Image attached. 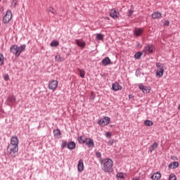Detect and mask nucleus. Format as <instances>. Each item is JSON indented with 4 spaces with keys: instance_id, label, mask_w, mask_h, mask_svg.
Returning a JSON list of instances; mask_svg holds the SVG:
<instances>
[{
    "instance_id": "obj_17",
    "label": "nucleus",
    "mask_w": 180,
    "mask_h": 180,
    "mask_svg": "<svg viewBox=\"0 0 180 180\" xmlns=\"http://www.w3.org/2000/svg\"><path fill=\"white\" fill-rule=\"evenodd\" d=\"M151 179L153 180H160L161 179V173L160 172H156L155 174H153L152 176H151Z\"/></svg>"
},
{
    "instance_id": "obj_29",
    "label": "nucleus",
    "mask_w": 180,
    "mask_h": 180,
    "mask_svg": "<svg viewBox=\"0 0 180 180\" xmlns=\"http://www.w3.org/2000/svg\"><path fill=\"white\" fill-rule=\"evenodd\" d=\"M55 60L56 61L61 62V61H64V60H65V59L64 58L61 57L60 55H58V56H55Z\"/></svg>"
},
{
    "instance_id": "obj_1",
    "label": "nucleus",
    "mask_w": 180,
    "mask_h": 180,
    "mask_svg": "<svg viewBox=\"0 0 180 180\" xmlns=\"http://www.w3.org/2000/svg\"><path fill=\"white\" fill-rule=\"evenodd\" d=\"M26 50V45H21L20 46H18V45H12L10 48V51L13 54H15V57H19L20 56V53H22V51H25Z\"/></svg>"
},
{
    "instance_id": "obj_44",
    "label": "nucleus",
    "mask_w": 180,
    "mask_h": 180,
    "mask_svg": "<svg viewBox=\"0 0 180 180\" xmlns=\"http://www.w3.org/2000/svg\"><path fill=\"white\" fill-rule=\"evenodd\" d=\"M169 168H170V169L174 168V166H173V165H172V163H170V164L169 165Z\"/></svg>"
},
{
    "instance_id": "obj_20",
    "label": "nucleus",
    "mask_w": 180,
    "mask_h": 180,
    "mask_svg": "<svg viewBox=\"0 0 180 180\" xmlns=\"http://www.w3.org/2000/svg\"><path fill=\"white\" fill-rule=\"evenodd\" d=\"M156 75L159 78H161L164 75V69H158L156 71Z\"/></svg>"
},
{
    "instance_id": "obj_27",
    "label": "nucleus",
    "mask_w": 180,
    "mask_h": 180,
    "mask_svg": "<svg viewBox=\"0 0 180 180\" xmlns=\"http://www.w3.org/2000/svg\"><path fill=\"white\" fill-rule=\"evenodd\" d=\"M60 45V43L58 42V41H53L50 46L51 47H58V46Z\"/></svg>"
},
{
    "instance_id": "obj_12",
    "label": "nucleus",
    "mask_w": 180,
    "mask_h": 180,
    "mask_svg": "<svg viewBox=\"0 0 180 180\" xmlns=\"http://www.w3.org/2000/svg\"><path fill=\"white\" fill-rule=\"evenodd\" d=\"M84 161L82 159H80L77 165V169L79 172H82V171H84Z\"/></svg>"
},
{
    "instance_id": "obj_5",
    "label": "nucleus",
    "mask_w": 180,
    "mask_h": 180,
    "mask_svg": "<svg viewBox=\"0 0 180 180\" xmlns=\"http://www.w3.org/2000/svg\"><path fill=\"white\" fill-rule=\"evenodd\" d=\"M58 86V81L51 79L49 82V88L51 89V91H56L57 87Z\"/></svg>"
},
{
    "instance_id": "obj_14",
    "label": "nucleus",
    "mask_w": 180,
    "mask_h": 180,
    "mask_svg": "<svg viewBox=\"0 0 180 180\" xmlns=\"http://www.w3.org/2000/svg\"><path fill=\"white\" fill-rule=\"evenodd\" d=\"M153 50L154 46H153V45H147L144 47L143 51H145V53H153Z\"/></svg>"
},
{
    "instance_id": "obj_16",
    "label": "nucleus",
    "mask_w": 180,
    "mask_h": 180,
    "mask_svg": "<svg viewBox=\"0 0 180 180\" xmlns=\"http://www.w3.org/2000/svg\"><path fill=\"white\" fill-rule=\"evenodd\" d=\"M112 89L113 91H121L122 86H120V84H119V83L115 82L112 84Z\"/></svg>"
},
{
    "instance_id": "obj_40",
    "label": "nucleus",
    "mask_w": 180,
    "mask_h": 180,
    "mask_svg": "<svg viewBox=\"0 0 180 180\" xmlns=\"http://www.w3.org/2000/svg\"><path fill=\"white\" fill-rule=\"evenodd\" d=\"M96 155L97 158H101V157H102L101 152H96Z\"/></svg>"
},
{
    "instance_id": "obj_18",
    "label": "nucleus",
    "mask_w": 180,
    "mask_h": 180,
    "mask_svg": "<svg viewBox=\"0 0 180 180\" xmlns=\"http://www.w3.org/2000/svg\"><path fill=\"white\" fill-rule=\"evenodd\" d=\"M162 14L161 13L156 11L152 14L153 19H160L161 18Z\"/></svg>"
},
{
    "instance_id": "obj_37",
    "label": "nucleus",
    "mask_w": 180,
    "mask_h": 180,
    "mask_svg": "<svg viewBox=\"0 0 180 180\" xmlns=\"http://www.w3.org/2000/svg\"><path fill=\"white\" fill-rule=\"evenodd\" d=\"M115 143H116V141H115L114 139H112V140H110L107 144L108 146H113Z\"/></svg>"
},
{
    "instance_id": "obj_22",
    "label": "nucleus",
    "mask_w": 180,
    "mask_h": 180,
    "mask_svg": "<svg viewBox=\"0 0 180 180\" xmlns=\"http://www.w3.org/2000/svg\"><path fill=\"white\" fill-rule=\"evenodd\" d=\"M158 143L155 142L149 148L150 153L154 151V150H155V148H158Z\"/></svg>"
},
{
    "instance_id": "obj_45",
    "label": "nucleus",
    "mask_w": 180,
    "mask_h": 180,
    "mask_svg": "<svg viewBox=\"0 0 180 180\" xmlns=\"http://www.w3.org/2000/svg\"><path fill=\"white\" fill-rule=\"evenodd\" d=\"M129 16H131V13H133V11L129 10Z\"/></svg>"
},
{
    "instance_id": "obj_23",
    "label": "nucleus",
    "mask_w": 180,
    "mask_h": 180,
    "mask_svg": "<svg viewBox=\"0 0 180 180\" xmlns=\"http://www.w3.org/2000/svg\"><path fill=\"white\" fill-rule=\"evenodd\" d=\"M86 139V138H85V136H79L77 138V141H79V144H85Z\"/></svg>"
},
{
    "instance_id": "obj_39",
    "label": "nucleus",
    "mask_w": 180,
    "mask_h": 180,
    "mask_svg": "<svg viewBox=\"0 0 180 180\" xmlns=\"http://www.w3.org/2000/svg\"><path fill=\"white\" fill-rule=\"evenodd\" d=\"M67 146H68V143H67L66 141H63L62 143L61 147H62V148H64L67 147Z\"/></svg>"
},
{
    "instance_id": "obj_32",
    "label": "nucleus",
    "mask_w": 180,
    "mask_h": 180,
    "mask_svg": "<svg viewBox=\"0 0 180 180\" xmlns=\"http://www.w3.org/2000/svg\"><path fill=\"white\" fill-rule=\"evenodd\" d=\"M169 180H176V176L174 174H169Z\"/></svg>"
},
{
    "instance_id": "obj_9",
    "label": "nucleus",
    "mask_w": 180,
    "mask_h": 180,
    "mask_svg": "<svg viewBox=\"0 0 180 180\" xmlns=\"http://www.w3.org/2000/svg\"><path fill=\"white\" fill-rule=\"evenodd\" d=\"M143 32H144V30L142 28H135L134 30V34L136 37H139L143 34Z\"/></svg>"
},
{
    "instance_id": "obj_21",
    "label": "nucleus",
    "mask_w": 180,
    "mask_h": 180,
    "mask_svg": "<svg viewBox=\"0 0 180 180\" xmlns=\"http://www.w3.org/2000/svg\"><path fill=\"white\" fill-rule=\"evenodd\" d=\"M75 142L70 141L68 143V148L69 150H74L75 148Z\"/></svg>"
},
{
    "instance_id": "obj_43",
    "label": "nucleus",
    "mask_w": 180,
    "mask_h": 180,
    "mask_svg": "<svg viewBox=\"0 0 180 180\" xmlns=\"http://www.w3.org/2000/svg\"><path fill=\"white\" fill-rule=\"evenodd\" d=\"M111 136H112V134L110 132L106 133V137H111Z\"/></svg>"
},
{
    "instance_id": "obj_31",
    "label": "nucleus",
    "mask_w": 180,
    "mask_h": 180,
    "mask_svg": "<svg viewBox=\"0 0 180 180\" xmlns=\"http://www.w3.org/2000/svg\"><path fill=\"white\" fill-rule=\"evenodd\" d=\"M142 56L141 52H137L135 55H134V58L136 60H139V58H141Z\"/></svg>"
},
{
    "instance_id": "obj_42",
    "label": "nucleus",
    "mask_w": 180,
    "mask_h": 180,
    "mask_svg": "<svg viewBox=\"0 0 180 180\" xmlns=\"http://www.w3.org/2000/svg\"><path fill=\"white\" fill-rule=\"evenodd\" d=\"M4 79H5L6 81H9V75H5V76H4Z\"/></svg>"
},
{
    "instance_id": "obj_7",
    "label": "nucleus",
    "mask_w": 180,
    "mask_h": 180,
    "mask_svg": "<svg viewBox=\"0 0 180 180\" xmlns=\"http://www.w3.org/2000/svg\"><path fill=\"white\" fill-rule=\"evenodd\" d=\"M84 144L88 146L89 148H93L95 146V143H94V140L91 138H86L84 141Z\"/></svg>"
},
{
    "instance_id": "obj_34",
    "label": "nucleus",
    "mask_w": 180,
    "mask_h": 180,
    "mask_svg": "<svg viewBox=\"0 0 180 180\" xmlns=\"http://www.w3.org/2000/svg\"><path fill=\"white\" fill-rule=\"evenodd\" d=\"M156 67L158 68V70H164V65H162V63H156Z\"/></svg>"
},
{
    "instance_id": "obj_2",
    "label": "nucleus",
    "mask_w": 180,
    "mask_h": 180,
    "mask_svg": "<svg viewBox=\"0 0 180 180\" xmlns=\"http://www.w3.org/2000/svg\"><path fill=\"white\" fill-rule=\"evenodd\" d=\"M103 164V170L104 172H112V167H113V160L109 158L103 159L101 160Z\"/></svg>"
},
{
    "instance_id": "obj_26",
    "label": "nucleus",
    "mask_w": 180,
    "mask_h": 180,
    "mask_svg": "<svg viewBox=\"0 0 180 180\" xmlns=\"http://www.w3.org/2000/svg\"><path fill=\"white\" fill-rule=\"evenodd\" d=\"M124 176H126L124 173L120 172L117 174V178H118V180L124 179Z\"/></svg>"
},
{
    "instance_id": "obj_13",
    "label": "nucleus",
    "mask_w": 180,
    "mask_h": 180,
    "mask_svg": "<svg viewBox=\"0 0 180 180\" xmlns=\"http://www.w3.org/2000/svg\"><path fill=\"white\" fill-rule=\"evenodd\" d=\"M110 15L113 19H116L119 17V12L116 11L115 9H112L110 11Z\"/></svg>"
},
{
    "instance_id": "obj_8",
    "label": "nucleus",
    "mask_w": 180,
    "mask_h": 180,
    "mask_svg": "<svg viewBox=\"0 0 180 180\" xmlns=\"http://www.w3.org/2000/svg\"><path fill=\"white\" fill-rule=\"evenodd\" d=\"M139 88L140 89H141V91L143 94H150V92H151L150 87H146V86H144L143 84H139Z\"/></svg>"
},
{
    "instance_id": "obj_24",
    "label": "nucleus",
    "mask_w": 180,
    "mask_h": 180,
    "mask_svg": "<svg viewBox=\"0 0 180 180\" xmlns=\"http://www.w3.org/2000/svg\"><path fill=\"white\" fill-rule=\"evenodd\" d=\"M47 11L52 13V15H57V11L54 8L50 6L47 8Z\"/></svg>"
},
{
    "instance_id": "obj_28",
    "label": "nucleus",
    "mask_w": 180,
    "mask_h": 180,
    "mask_svg": "<svg viewBox=\"0 0 180 180\" xmlns=\"http://www.w3.org/2000/svg\"><path fill=\"white\" fill-rule=\"evenodd\" d=\"M144 124L145 126H148L149 127H151L153 123V121L147 120L144 121Z\"/></svg>"
},
{
    "instance_id": "obj_3",
    "label": "nucleus",
    "mask_w": 180,
    "mask_h": 180,
    "mask_svg": "<svg viewBox=\"0 0 180 180\" xmlns=\"http://www.w3.org/2000/svg\"><path fill=\"white\" fill-rule=\"evenodd\" d=\"M19 151V145H13L10 143L8 146V152L10 154L11 157L15 158L16 157V153Z\"/></svg>"
},
{
    "instance_id": "obj_25",
    "label": "nucleus",
    "mask_w": 180,
    "mask_h": 180,
    "mask_svg": "<svg viewBox=\"0 0 180 180\" xmlns=\"http://www.w3.org/2000/svg\"><path fill=\"white\" fill-rule=\"evenodd\" d=\"M5 63V56H4V54L0 53V67L1 65H4Z\"/></svg>"
},
{
    "instance_id": "obj_41",
    "label": "nucleus",
    "mask_w": 180,
    "mask_h": 180,
    "mask_svg": "<svg viewBox=\"0 0 180 180\" xmlns=\"http://www.w3.org/2000/svg\"><path fill=\"white\" fill-rule=\"evenodd\" d=\"M164 26H169V20L165 21Z\"/></svg>"
},
{
    "instance_id": "obj_48",
    "label": "nucleus",
    "mask_w": 180,
    "mask_h": 180,
    "mask_svg": "<svg viewBox=\"0 0 180 180\" xmlns=\"http://www.w3.org/2000/svg\"><path fill=\"white\" fill-rule=\"evenodd\" d=\"M178 110H180V104L179 105Z\"/></svg>"
},
{
    "instance_id": "obj_10",
    "label": "nucleus",
    "mask_w": 180,
    "mask_h": 180,
    "mask_svg": "<svg viewBox=\"0 0 180 180\" xmlns=\"http://www.w3.org/2000/svg\"><path fill=\"white\" fill-rule=\"evenodd\" d=\"M76 44L79 46V47H81L82 49H84L85 46H86V43L83 39H76Z\"/></svg>"
},
{
    "instance_id": "obj_15",
    "label": "nucleus",
    "mask_w": 180,
    "mask_h": 180,
    "mask_svg": "<svg viewBox=\"0 0 180 180\" xmlns=\"http://www.w3.org/2000/svg\"><path fill=\"white\" fill-rule=\"evenodd\" d=\"M103 65H109L110 64H112V61L110 60V58L109 57H106L102 60Z\"/></svg>"
},
{
    "instance_id": "obj_49",
    "label": "nucleus",
    "mask_w": 180,
    "mask_h": 180,
    "mask_svg": "<svg viewBox=\"0 0 180 180\" xmlns=\"http://www.w3.org/2000/svg\"><path fill=\"white\" fill-rule=\"evenodd\" d=\"M129 99H131V95H129Z\"/></svg>"
},
{
    "instance_id": "obj_38",
    "label": "nucleus",
    "mask_w": 180,
    "mask_h": 180,
    "mask_svg": "<svg viewBox=\"0 0 180 180\" xmlns=\"http://www.w3.org/2000/svg\"><path fill=\"white\" fill-rule=\"evenodd\" d=\"M172 164L174 168H178V167H179V163L178 162H173Z\"/></svg>"
},
{
    "instance_id": "obj_6",
    "label": "nucleus",
    "mask_w": 180,
    "mask_h": 180,
    "mask_svg": "<svg viewBox=\"0 0 180 180\" xmlns=\"http://www.w3.org/2000/svg\"><path fill=\"white\" fill-rule=\"evenodd\" d=\"M110 123V118L109 117H105L98 121V124L103 127L108 126Z\"/></svg>"
},
{
    "instance_id": "obj_4",
    "label": "nucleus",
    "mask_w": 180,
    "mask_h": 180,
    "mask_svg": "<svg viewBox=\"0 0 180 180\" xmlns=\"http://www.w3.org/2000/svg\"><path fill=\"white\" fill-rule=\"evenodd\" d=\"M12 20V11L11 10H8L6 11V15L3 18L4 23H9Z\"/></svg>"
},
{
    "instance_id": "obj_47",
    "label": "nucleus",
    "mask_w": 180,
    "mask_h": 180,
    "mask_svg": "<svg viewBox=\"0 0 180 180\" xmlns=\"http://www.w3.org/2000/svg\"><path fill=\"white\" fill-rule=\"evenodd\" d=\"M105 19H106L107 20H109V17H105Z\"/></svg>"
},
{
    "instance_id": "obj_35",
    "label": "nucleus",
    "mask_w": 180,
    "mask_h": 180,
    "mask_svg": "<svg viewBox=\"0 0 180 180\" xmlns=\"http://www.w3.org/2000/svg\"><path fill=\"white\" fill-rule=\"evenodd\" d=\"M8 101L11 103H15L16 98L14 96H11V97L8 98Z\"/></svg>"
},
{
    "instance_id": "obj_33",
    "label": "nucleus",
    "mask_w": 180,
    "mask_h": 180,
    "mask_svg": "<svg viewBox=\"0 0 180 180\" xmlns=\"http://www.w3.org/2000/svg\"><path fill=\"white\" fill-rule=\"evenodd\" d=\"M96 39L97 40H103V34H96Z\"/></svg>"
},
{
    "instance_id": "obj_19",
    "label": "nucleus",
    "mask_w": 180,
    "mask_h": 180,
    "mask_svg": "<svg viewBox=\"0 0 180 180\" xmlns=\"http://www.w3.org/2000/svg\"><path fill=\"white\" fill-rule=\"evenodd\" d=\"M53 135L56 139H60L61 136V131H60V129L53 130Z\"/></svg>"
},
{
    "instance_id": "obj_11",
    "label": "nucleus",
    "mask_w": 180,
    "mask_h": 180,
    "mask_svg": "<svg viewBox=\"0 0 180 180\" xmlns=\"http://www.w3.org/2000/svg\"><path fill=\"white\" fill-rule=\"evenodd\" d=\"M10 144L19 146V138H18L16 136H13L11 137Z\"/></svg>"
},
{
    "instance_id": "obj_30",
    "label": "nucleus",
    "mask_w": 180,
    "mask_h": 180,
    "mask_svg": "<svg viewBox=\"0 0 180 180\" xmlns=\"http://www.w3.org/2000/svg\"><path fill=\"white\" fill-rule=\"evenodd\" d=\"M78 71L79 72V75H80L81 78H85V70L78 69Z\"/></svg>"
},
{
    "instance_id": "obj_36",
    "label": "nucleus",
    "mask_w": 180,
    "mask_h": 180,
    "mask_svg": "<svg viewBox=\"0 0 180 180\" xmlns=\"http://www.w3.org/2000/svg\"><path fill=\"white\" fill-rule=\"evenodd\" d=\"M16 5H18V1L13 0L11 4V8H16Z\"/></svg>"
},
{
    "instance_id": "obj_46",
    "label": "nucleus",
    "mask_w": 180,
    "mask_h": 180,
    "mask_svg": "<svg viewBox=\"0 0 180 180\" xmlns=\"http://www.w3.org/2000/svg\"><path fill=\"white\" fill-rule=\"evenodd\" d=\"M131 180H140V179H137V178H134Z\"/></svg>"
}]
</instances>
